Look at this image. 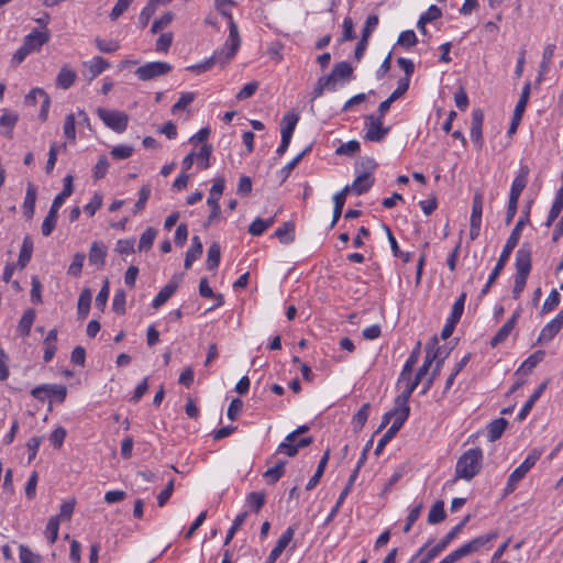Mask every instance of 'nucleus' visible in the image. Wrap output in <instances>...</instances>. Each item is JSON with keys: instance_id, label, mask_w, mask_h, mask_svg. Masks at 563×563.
I'll return each mask as SVG.
<instances>
[{"instance_id": "f257e3e1", "label": "nucleus", "mask_w": 563, "mask_h": 563, "mask_svg": "<svg viewBox=\"0 0 563 563\" xmlns=\"http://www.w3.org/2000/svg\"><path fill=\"white\" fill-rule=\"evenodd\" d=\"M483 451L473 448L464 452L456 462L455 477L471 481L482 468Z\"/></svg>"}, {"instance_id": "f03ea898", "label": "nucleus", "mask_w": 563, "mask_h": 563, "mask_svg": "<svg viewBox=\"0 0 563 563\" xmlns=\"http://www.w3.org/2000/svg\"><path fill=\"white\" fill-rule=\"evenodd\" d=\"M51 38V33L47 29L40 31L34 29L30 34L24 37L23 44L12 56L11 64L13 66L20 65L31 53L38 52L44 44Z\"/></svg>"}, {"instance_id": "7ed1b4c3", "label": "nucleus", "mask_w": 563, "mask_h": 563, "mask_svg": "<svg viewBox=\"0 0 563 563\" xmlns=\"http://www.w3.org/2000/svg\"><path fill=\"white\" fill-rule=\"evenodd\" d=\"M241 45V37L239 34L236 23H231V31L222 48L217 49L212 56L219 55L217 64L224 67L236 54Z\"/></svg>"}, {"instance_id": "20e7f679", "label": "nucleus", "mask_w": 563, "mask_h": 563, "mask_svg": "<svg viewBox=\"0 0 563 563\" xmlns=\"http://www.w3.org/2000/svg\"><path fill=\"white\" fill-rule=\"evenodd\" d=\"M528 221H529L528 214H526L525 217L520 218L517 221L515 228L512 229L509 238L506 241V244L504 245V249H503V251L499 255V258L496 263V266L494 267L498 272H501L504 269L507 261L509 260L511 252L517 246V244L520 240L522 228L526 224V222H528Z\"/></svg>"}, {"instance_id": "39448f33", "label": "nucleus", "mask_w": 563, "mask_h": 563, "mask_svg": "<svg viewBox=\"0 0 563 563\" xmlns=\"http://www.w3.org/2000/svg\"><path fill=\"white\" fill-rule=\"evenodd\" d=\"M97 114L104 125L115 133H123L128 128L129 115L122 111L98 108Z\"/></svg>"}, {"instance_id": "423d86ee", "label": "nucleus", "mask_w": 563, "mask_h": 563, "mask_svg": "<svg viewBox=\"0 0 563 563\" xmlns=\"http://www.w3.org/2000/svg\"><path fill=\"white\" fill-rule=\"evenodd\" d=\"M172 68V65L166 62H150L140 66L135 75L140 80L146 81L168 74Z\"/></svg>"}, {"instance_id": "0eeeda50", "label": "nucleus", "mask_w": 563, "mask_h": 563, "mask_svg": "<svg viewBox=\"0 0 563 563\" xmlns=\"http://www.w3.org/2000/svg\"><path fill=\"white\" fill-rule=\"evenodd\" d=\"M313 442L312 437L301 438L297 441L295 432L287 434L284 442H282L275 454L285 453L289 457H294L298 454V450L301 448L309 446Z\"/></svg>"}, {"instance_id": "6e6552de", "label": "nucleus", "mask_w": 563, "mask_h": 563, "mask_svg": "<svg viewBox=\"0 0 563 563\" xmlns=\"http://www.w3.org/2000/svg\"><path fill=\"white\" fill-rule=\"evenodd\" d=\"M365 140L369 142H380L389 132V128L383 125V120L373 114L365 117Z\"/></svg>"}, {"instance_id": "1a4fd4ad", "label": "nucleus", "mask_w": 563, "mask_h": 563, "mask_svg": "<svg viewBox=\"0 0 563 563\" xmlns=\"http://www.w3.org/2000/svg\"><path fill=\"white\" fill-rule=\"evenodd\" d=\"M516 275L529 277L532 266V249L529 243H523L516 252Z\"/></svg>"}, {"instance_id": "9d476101", "label": "nucleus", "mask_w": 563, "mask_h": 563, "mask_svg": "<svg viewBox=\"0 0 563 563\" xmlns=\"http://www.w3.org/2000/svg\"><path fill=\"white\" fill-rule=\"evenodd\" d=\"M529 172L530 169L527 165H521L518 175L512 181L509 199L519 201L520 195L527 186Z\"/></svg>"}, {"instance_id": "9b49d317", "label": "nucleus", "mask_w": 563, "mask_h": 563, "mask_svg": "<svg viewBox=\"0 0 563 563\" xmlns=\"http://www.w3.org/2000/svg\"><path fill=\"white\" fill-rule=\"evenodd\" d=\"M519 317H520V310L515 311L514 314L511 316V318L492 338V340H490L492 347H496L507 340V338L514 330Z\"/></svg>"}, {"instance_id": "f8f14e48", "label": "nucleus", "mask_w": 563, "mask_h": 563, "mask_svg": "<svg viewBox=\"0 0 563 563\" xmlns=\"http://www.w3.org/2000/svg\"><path fill=\"white\" fill-rule=\"evenodd\" d=\"M483 121L484 113L481 109H474L472 112V122H471V139L473 142L481 148L483 145Z\"/></svg>"}, {"instance_id": "ddd939ff", "label": "nucleus", "mask_w": 563, "mask_h": 563, "mask_svg": "<svg viewBox=\"0 0 563 563\" xmlns=\"http://www.w3.org/2000/svg\"><path fill=\"white\" fill-rule=\"evenodd\" d=\"M82 66L87 68L86 77L89 81L93 80L106 69L110 67V63L101 56H96L91 60L84 62Z\"/></svg>"}, {"instance_id": "4468645a", "label": "nucleus", "mask_w": 563, "mask_h": 563, "mask_svg": "<svg viewBox=\"0 0 563 563\" xmlns=\"http://www.w3.org/2000/svg\"><path fill=\"white\" fill-rule=\"evenodd\" d=\"M107 246L100 242L95 241L90 245L88 260L91 265L103 267L106 264Z\"/></svg>"}, {"instance_id": "2eb2a0df", "label": "nucleus", "mask_w": 563, "mask_h": 563, "mask_svg": "<svg viewBox=\"0 0 563 563\" xmlns=\"http://www.w3.org/2000/svg\"><path fill=\"white\" fill-rule=\"evenodd\" d=\"M76 79L77 73L68 64H65L57 74L56 86L66 90L75 84Z\"/></svg>"}, {"instance_id": "dca6fc26", "label": "nucleus", "mask_w": 563, "mask_h": 563, "mask_svg": "<svg viewBox=\"0 0 563 563\" xmlns=\"http://www.w3.org/2000/svg\"><path fill=\"white\" fill-rule=\"evenodd\" d=\"M374 184V178L369 172H364L358 175L352 185L350 186V192L353 191L355 195H363L367 192Z\"/></svg>"}, {"instance_id": "f3484780", "label": "nucleus", "mask_w": 563, "mask_h": 563, "mask_svg": "<svg viewBox=\"0 0 563 563\" xmlns=\"http://www.w3.org/2000/svg\"><path fill=\"white\" fill-rule=\"evenodd\" d=\"M37 190L33 183H27L25 198L23 201V213L26 219H32L35 211Z\"/></svg>"}, {"instance_id": "a211bd4d", "label": "nucleus", "mask_w": 563, "mask_h": 563, "mask_svg": "<svg viewBox=\"0 0 563 563\" xmlns=\"http://www.w3.org/2000/svg\"><path fill=\"white\" fill-rule=\"evenodd\" d=\"M544 354L545 353L542 350L536 351L521 364L519 369L516 372V375H522L523 377L528 376L532 369L543 360Z\"/></svg>"}, {"instance_id": "6ab92c4d", "label": "nucleus", "mask_w": 563, "mask_h": 563, "mask_svg": "<svg viewBox=\"0 0 563 563\" xmlns=\"http://www.w3.org/2000/svg\"><path fill=\"white\" fill-rule=\"evenodd\" d=\"M349 192H350V186L346 185L341 191L336 192L333 196L334 208H333V219L331 222L332 228L335 225V223L339 221V219L342 214V210H343V207H344V203H345Z\"/></svg>"}, {"instance_id": "aec40b11", "label": "nucleus", "mask_w": 563, "mask_h": 563, "mask_svg": "<svg viewBox=\"0 0 563 563\" xmlns=\"http://www.w3.org/2000/svg\"><path fill=\"white\" fill-rule=\"evenodd\" d=\"M220 198L221 197L211 196V195H209V197L207 198V205L210 208V214L203 224L205 228H208V227L220 221V219H221V208L219 205Z\"/></svg>"}, {"instance_id": "412c9836", "label": "nucleus", "mask_w": 563, "mask_h": 563, "mask_svg": "<svg viewBox=\"0 0 563 563\" xmlns=\"http://www.w3.org/2000/svg\"><path fill=\"white\" fill-rule=\"evenodd\" d=\"M455 537L450 531L439 541L437 545L431 548L426 555L421 559L422 563H430L435 556L439 555L453 540Z\"/></svg>"}, {"instance_id": "4be33fe9", "label": "nucleus", "mask_w": 563, "mask_h": 563, "mask_svg": "<svg viewBox=\"0 0 563 563\" xmlns=\"http://www.w3.org/2000/svg\"><path fill=\"white\" fill-rule=\"evenodd\" d=\"M178 288V284L175 282H169L167 285H165L159 292L156 295L152 302V307L154 309H157L162 307L164 303L168 301V299L175 294V291Z\"/></svg>"}, {"instance_id": "5701e85b", "label": "nucleus", "mask_w": 563, "mask_h": 563, "mask_svg": "<svg viewBox=\"0 0 563 563\" xmlns=\"http://www.w3.org/2000/svg\"><path fill=\"white\" fill-rule=\"evenodd\" d=\"M545 388H547V383L544 382L533 391V394L529 397V399L526 401V404L521 408L520 412L518 413V416H517L518 421H523L527 418V416L531 411L532 407L534 406L536 401L541 397V395L543 394Z\"/></svg>"}, {"instance_id": "b1692460", "label": "nucleus", "mask_w": 563, "mask_h": 563, "mask_svg": "<svg viewBox=\"0 0 563 563\" xmlns=\"http://www.w3.org/2000/svg\"><path fill=\"white\" fill-rule=\"evenodd\" d=\"M33 241L30 235H25L20 249L16 266L24 268L32 258Z\"/></svg>"}, {"instance_id": "393cba45", "label": "nucleus", "mask_w": 563, "mask_h": 563, "mask_svg": "<svg viewBox=\"0 0 563 563\" xmlns=\"http://www.w3.org/2000/svg\"><path fill=\"white\" fill-rule=\"evenodd\" d=\"M497 536H498L497 531H493L490 533L479 536V537L473 539L472 541L465 543L464 545H462V548L464 549L465 553L468 555L473 552H476L481 547L487 544L488 542H490L492 540L497 538Z\"/></svg>"}, {"instance_id": "a878e982", "label": "nucleus", "mask_w": 563, "mask_h": 563, "mask_svg": "<svg viewBox=\"0 0 563 563\" xmlns=\"http://www.w3.org/2000/svg\"><path fill=\"white\" fill-rule=\"evenodd\" d=\"M394 411H396V413L394 416L393 424L389 428L398 432L409 417L410 407L408 405L399 406L394 404Z\"/></svg>"}, {"instance_id": "bb28decb", "label": "nucleus", "mask_w": 563, "mask_h": 563, "mask_svg": "<svg viewBox=\"0 0 563 563\" xmlns=\"http://www.w3.org/2000/svg\"><path fill=\"white\" fill-rule=\"evenodd\" d=\"M419 355H420V342H418L417 346L412 350L409 357L407 358V361L402 367V371L400 373L399 380L409 379V377L411 376L412 369L419 360Z\"/></svg>"}, {"instance_id": "cd10ccee", "label": "nucleus", "mask_w": 563, "mask_h": 563, "mask_svg": "<svg viewBox=\"0 0 563 563\" xmlns=\"http://www.w3.org/2000/svg\"><path fill=\"white\" fill-rule=\"evenodd\" d=\"M35 320V310L34 309H27L22 314L19 325H18V332L22 336H29L31 332L32 324Z\"/></svg>"}, {"instance_id": "c85d7f7f", "label": "nucleus", "mask_w": 563, "mask_h": 563, "mask_svg": "<svg viewBox=\"0 0 563 563\" xmlns=\"http://www.w3.org/2000/svg\"><path fill=\"white\" fill-rule=\"evenodd\" d=\"M329 457H330V451L327 450L324 452L323 456L321 457V460L319 461V464H318V467L316 470V473L308 481V483L306 485V489L307 490H311V489H313L318 485L320 478L322 477V475L324 473V470H325V466L328 464Z\"/></svg>"}, {"instance_id": "c756f323", "label": "nucleus", "mask_w": 563, "mask_h": 563, "mask_svg": "<svg viewBox=\"0 0 563 563\" xmlns=\"http://www.w3.org/2000/svg\"><path fill=\"white\" fill-rule=\"evenodd\" d=\"M507 426L508 421L505 418L493 420L487 427L488 440L490 442L498 440L503 435Z\"/></svg>"}, {"instance_id": "7c9ffc66", "label": "nucleus", "mask_w": 563, "mask_h": 563, "mask_svg": "<svg viewBox=\"0 0 563 563\" xmlns=\"http://www.w3.org/2000/svg\"><path fill=\"white\" fill-rule=\"evenodd\" d=\"M299 121V115L295 112H288L284 115L282 122V136L291 139L296 125Z\"/></svg>"}, {"instance_id": "2f4dec72", "label": "nucleus", "mask_w": 563, "mask_h": 563, "mask_svg": "<svg viewBox=\"0 0 563 563\" xmlns=\"http://www.w3.org/2000/svg\"><path fill=\"white\" fill-rule=\"evenodd\" d=\"M275 222V217L268 219L256 218L249 227V233L258 236L262 235Z\"/></svg>"}, {"instance_id": "473e14b6", "label": "nucleus", "mask_w": 563, "mask_h": 563, "mask_svg": "<svg viewBox=\"0 0 563 563\" xmlns=\"http://www.w3.org/2000/svg\"><path fill=\"white\" fill-rule=\"evenodd\" d=\"M220 258H221L220 244L218 242H213L208 249L207 261H206L207 268L209 271H214L216 268H218V266L220 264Z\"/></svg>"}, {"instance_id": "72a5a7b5", "label": "nucleus", "mask_w": 563, "mask_h": 563, "mask_svg": "<svg viewBox=\"0 0 563 563\" xmlns=\"http://www.w3.org/2000/svg\"><path fill=\"white\" fill-rule=\"evenodd\" d=\"M530 91H531V86H530V82L528 81L523 88H522V91H521V95H520V98L515 107V110H514V117H516L517 120H521L522 119V115H523V112L526 110V107L528 104V100H529V97H530Z\"/></svg>"}, {"instance_id": "f704fd0d", "label": "nucleus", "mask_w": 563, "mask_h": 563, "mask_svg": "<svg viewBox=\"0 0 563 563\" xmlns=\"http://www.w3.org/2000/svg\"><path fill=\"white\" fill-rule=\"evenodd\" d=\"M286 461L278 460L274 466L267 468L263 474L268 484H275L285 473Z\"/></svg>"}, {"instance_id": "c9c22d12", "label": "nucleus", "mask_w": 563, "mask_h": 563, "mask_svg": "<svg viewBox=\"0 0 563 563\" xmlns=\"http://www.w3.org/2000/svg\"><path fill=\"white\" fill-rule=\"evenodd\" d=\"M91 306V291L85 288L78 298L77 313L78 318L85 319L89 314Z\"/></svg>"}, {"instance_id": "e433bc0d", "label": "nucleus", "mask_w": 563, "mask_h": 563, "mask_svg": "<svg viewBox=\"0 0 563 563\" xmlns=\"http://www.w3.org/2000/svg\"><path fill=\"white\" fill-rule=\"evenodd\" d=\"M445 518H446V512L444 509V501L443 500L435 501V504L432 506V508L429 511L428 522L430 525H437V523L442 522Z\"/></svg>"}, {"instance_id": "4c0bfd02", "label": "nucleus", "mask_w": 563, "mask_h": 563, "mask_svg": "<svg viewBox=\"0 0 563 563\" xmlns=\"http://www.w3.org/2000/svg\"><path fill=\"white\" fill-rule=\"evenodd\" d=\"M561 329L562 328L552 319L542 328L538 338V343L550 342Z\"/></svg>"}, {"instance_id": "58836bf2", "label": "nucleus", "mask_w": 563, "mask_h": 563, "mask_svg": "<svg viewBox=\"0 0 563 563\" xmlns=\"http://www.w3.org/2000/svg\"><path fill=\"white\" fill-rule=\"evenodd\" d=\"M295 225L292 222H284L276 231L275 236L284 244L291 243L294 236Z\"/></svg>"}, {"instance_id": "ea45409f", "label": "nucleus", "mask_w": 563, "mask_h": 563, "mask_svg": "<svg viewBox=\"0 0 563 563\" xmlns=\"http://www.w3.org/2000/svg\"><path fill=\"white\" fill-rule=\"evenodd\" d=\"M334 88H335V82L332 79V77L330 75L322 76L318 79V82L311 92V96H312L311 99L314 100V99L321 97L324 89L333 90Z\"/></svg>"}, {"instance_id": "a19ab883", "label": "nucleus", "mask_w": 563, "mask_h": 563, "mask_svg": "<svg viewBox=\"0 0 563 563\" xmlns=\"http://www.w3.org/2000/svg\"><path fill=\"white\" fill-rule=\"evenodd\" d=\"M19 121V114L12 111L5 110L3 114L0 117V126L7 128L8 131L3 134L8 137H12V130L14 129L16 122Z\"/></svg>"}, {"instance_id": "79ce46f5", "label": "nucleus", "mask_w": 563, "mask_h": 563, "mask_svg": "<svg viewBox=\"0 0 563 563\" xmlns=\"http://www.w3.org/2000/svg\"><path fill=\"white\" fill-rule=\"evenodd\" d=\"M353 74V68L347 62H341L334 65L330 76L336 82V79H349Z\"/></svg>"}, {"instance_id": "37998d69", "label": "nucleus", "mask_w": 563, "mask_h": 563, "mask_svg": "<svg viewBox=\"0 0 563 563\" xmlns=\"http://www.w3.org/2000/svg\"><path fill=\"white\" fill-rule=\"evenodd\" d=\"M483 214V196L481 192H476L473 197L472 214L470 223L481 224Z\"/></svg>"}, {"instance_id": "c03bdc74", "label": "nucleus", "mask_w": 563, "mask_h": 563, "mask_svg": "<svg viewBox=\"0 0 563 563\" xmlns=\"http://www.w3.org/2000/svg\"><path fill=\"white\" fill-rule=\"evenodd\" d=\"M384 229L386 231L394 256L400 257L405 263L410 262V260H411L410 253L401 252V247L398 246V243H397L391 230L389 229V227L384 225Z\"/></svg>"}, {"instance_id": "a18cd8bd", "label": "nucleus", "mask_w": 563, "mask_h": 563, "mask_svg": "<svg viewBox=\"0 0 563 563\" xmlns=\"http://www.w3.org/2000/svg\"><path fill=\"white\" fill-rule=\"evenodd\" d=\"M439 347H438V339L434 336L429 344L426 346V356L423 361V366L430 368L432 363L439 360Z\"/></svg>"}, {"instance_id": "49530a36", "label": "nucleus", "mask_w": 563, "mask_h": 563, "mask_svg": "<svg viewBox=\"0 0 563 563\" xmlns=\"http://www.w3.org/2000/svg\"><path fill=\"white\" fill-rule=\"evenodd\" d=\"M439 347H438V339L434 336L429 344L426 346V356L423 361V366L430 368L432 363L439 360Z\"/></svg>"}, {"instance_id": "de8ad7c7", "label": "nucleus", "mask_w": 563, "mask_h": 563, "mask_svg": "<svg viewBox=\"0 0 563 563\" xmlns=\"http://www.w3.org/2000/svg\"><path fill=\"white\" fill-rule=\"evenodd\" d=\"M73 180H74V177L71 175H67L64 178V188L53 200V202H55L56 206L62 207L65 199L70 197L71 194L74 192Z\"/></svg>"}, {"instance_id": "09e8293b", "label": "nucleus", "mask_w": 563, "mask_h": 563, "mask_svg": "<svg viewBox=\"0 0 563 563\" xmlns=\"http://www.w3.org/2000/svg\"><path fill=\"white\" fill-rule=\"evenodd\" d=\"M371 405L364 404L353 417V426L355 431H360L366 423L369 415Z\"/></svg>"}, {"instance_id": "8fccbe9b", "label": "nucleus", "mask_w": 563, "mask_h": 563, "mask_svg": "<svg viewBox=\"0 0 563 563\" xmlns=\"http://www.w3.org/2000/svg\"><path fill=\"white\" fill-rule=\"evenodd\" d=\"M63 150H66V143H63L58 145L57 143H53L48 151V158L45 165V172L47 174H51L55 167L56 161H57V154L58 152Z\"/></svg>"}, {"instance_id": "3c124183", "label": "nucleus", "mask_w": 563, "mask_h": 563, "mask_svg": "<svg viewBox=\"0 0 563 563\" xmlns=\"http://www.w3.org/2000/svg\"><path fill=\"white\" fill-rule=\"evenodd\" d=\"M157 231L154 228H147L141 235L139 242V251H148L156 238Z\"/></svg>"}, {"instance_id": "603ef678", "label": "nucleus", "mask_w": 563, "mask_h": 563, "mask_svg": "<svg viewBox=\"0 0 563 563\" xmlns=\"http://www.w3.org/2000/svg\"><path fill=\"white\" fill-rule=\"evenodd\" d=\"M234 2L233 0H216L214 1V5L217 8V10L228 19V23H229V32L231 31V23H235L233 18H232V14H231V9L233 7Z\"/></svg>"}, {"instance_id": "864d4df0", "label": "nucleus", "mask_w": 563, "mask_h": 563, "mask_svg": "<svg viewBox=\"0 0 563 563\" xmlns=\"http://www.w3.org/2000/svg\"><path fill=\"white\" fill-rule=\"evenodd\" d=\"M527 474H525L521 470H519L518 467H516L514 470V472L509 475L508 477V481H507V484H506V487L504 489V496H507L509 494H511L516 487H517V484L526 476Z\"/></svg>"}, {"instance_id": "5fc2aeb1", "label": "nucleus", "mask_w": 563, "mask_h": 563, "mask_svg": "<svg viewBox=\"0 0 563 563\" xmlns=\"http://www.w3.org/2000/svg\"><path fill=\"white\" fill-rule=\"evenodd\" d=\"M218 58H219V55L210 56L209 58L205 59L201 63L188 66L186 69L189 71H192L195 74L206 73V71L210 70L214 65H217Z\"/></svg>"}, {"instance_id": "6e6d98bb", "label": "nucleus", "mask_w": 563, "mask_h": 563, "mask_svg": "<svg viewBox=\"0 0 563 563\" xmlns=\"http://www.w3.org/2000/svg\"><path fill=\"white\" fill-rule=\"evenodd\" d=\"M64 134L71 143L76 142V117L74 113H69L65 118Z\"/></svg>"}, {"instance_id": "4d7b16f0", "label": "nucleus", "mask_w": 563, "mask_h": 563, "mask_svg": "<svg viewBox=\"0 0 563 563\" xmlns=\"http://www.w3.org/2000/svg\"><path fill=\"white\" fill-rule=\"evenodd\" d=\"M86 255L84 253H76L73 257L71 264L68 267V275H71L74 277H79L82 272V266L85 262Z\"/></svg>"}, {"instance_id": "13d9d810", "label": "nucleus", "mask_w": 563, "mask_h": 563, "mask_svg": "<svg viewBox=\"0 0 563 563\" xmlns=\"http://www.w3.org/2000/svg\"><path fill=\"white\" fill-rule=\"evenodd\" d=\"M19 556L21 563H42V558L30 550L29 547L21 544L19 547Z\"/></svg>"}, {"instance_id": "bf43d9fd", "label": "nucleus", "mask_w": 563, "mask_h": 563, "mask_svg": "<svg viewBox=\"0 0 563 563\" xmlns=\"http://www.w3.org/2000/svg\"><path fill=\"white\" fill-rule=\"evenodd\" d=\"M361 144L356 140H351L346 143H342L336 150L335 154L340 156H353L360 151Z\"/></svg>"}, {"instance_id": "052dcab7", "label": "nucleus", "mask_w": 563, "mask_h": 563, "mask_svg": "<svg viewBox=\"0 0 563 563\" xmlns=\"http://www.w3.org/2000/svg\"><path fill=\"white\" fill-rule=\"evenodd\" d=\"M465 301L466 292H462L453 303L451 314L448 319L459 322L464 311Z\"/></svg>"}, {"instance_id": "680f3d73", "label": "nucleus", "mask_w": 563, "mask_h": 563, "mask_svg": "<svg viewBox=\"0 0 563 563\" xmlns=\"http://www.w3.org/2000/svg\"><path fill=\"white\" fill-rule=\"evenodd\" d=\"M125 291L123 289H118L114 294L113 300H112V310L117 314H124L125 313Z\"/></svg>"}, {"instance_id": "e2e57ef3", "label": "nucleus", "mask_w": 563, "mask_h": 563, "mask_svg": "<svg viewBox=\"0 0 563 563\" xmlns=\"http://www.w3.org/2000/svg\"><path fill=\"white\" fill-rule=\"evenodd\" d=\"M59 531V517L49 518L46 526V537L51 544L55 543L58 538Z\"/></svg>"}, {"instance_id": "0e129e2a", "label": "nucleus", "mask_w": 563, "mask_h": 563, "mask_svg": "<svg viewBox=\"0 0 563 563\" xmlns=\"http://www.w3.org/2000/svg\"><path fill=\"white\" fill-rule=\"evenodd\" d=\"M554 51H555V44H548L544 47L543 54H542V62H541V65H540V73L541 74H544V73L549 71L550 65H551V62H552V57L554 55Z\"/></svg>"}, {"instance_id": "69168bd1", "label": "nucleus", "mask_w": 563, "mask_h": 563, "mask_svg": "<svg viewBox=\"0 0 563 563\" xmlns=\"http://www.w3.org/2000/svg\"><path fill=\"white\" fill-rule=\"evenodd\" d=\"M246 501L255 512H258L265 504V494L263 492H253L247 495Z\"/></svg>"}, {"instance_id": "338daca9", "label": "nucleus", "mask_w": 563, "mask_h": 563, "mask_svg": "<svg viewBox=\"0 0 563 563\" xmlns=\"http://www.w3.org/2000/svg\"><path fill=\"white\" fill-rule=\"evenodd\" d=\"M157 7L153 4L152 2H147V4L143 8L139 15V25L140 27L144 29L147 26L151 18L154 15Z\"/></svg>"}, {"instance_id": "774afa93", "label": "nucleus", "mask_w": 563, "mask_h": 563, "mask_svg": "<svg viewBox=\"0 0 563 563\" xmlns=\"http://www.w3.org/2000/svg\"><path fill=\"white\" fill-rule=\"evenodd\" d=\"M95 44L100 52L107 53V54L114 53L120 47V45L117 41H113V40L106 41L100 37H96Z\"/></svg>"}]
</instances>
